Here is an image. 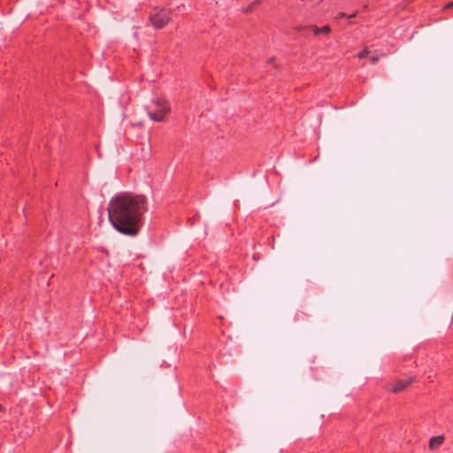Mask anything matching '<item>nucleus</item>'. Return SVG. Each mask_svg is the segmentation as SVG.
<instances>
[{
    "mask_svg": "<svg viewBox=\"0 0 453 453\" xmlns=\"http://www.w3.org/2000/svg\"><path fill=\"white\" fill-rule=\"evenodd\" d=\"M107 210L109 221L119 233L136 236L148 211V199L144 195L121 192L111 198Z\"/></svg>",
    "mask_w": 453,
    "mask_h": 453,
    "instance_id": "f257e3e1",
    "label": "nucleus"
},
{
    "mask_svg": "<svg viewBox=\"0 0 453 453\" xmlns=\"http://www.w3.org/2000/svg\"><path fill=\"white\" fill-rule=\"evenodd\" d=\"M170 111V104L165 99L156 98L151 102L150 105L147 106L149 117L150 119L157 122L164 121Z\"/></svg>",
    "mask_w": 453,
    "mask_h": 453,
    "instance_id": "f03ea898",
    "label": "nucleus"
},
{
    "mask_svg": "<svg viewBox=\"0 0 453 453\" xmlns=\"http://www.w3.org/2000/svg\"><path fill=\"white\" fill-rule=\"evenodd\" d=\"M170 9H155V12L150 15V20L156 29L165 27L171 19Z\"/></svg>",
    "mask_w": 453,
    "mask_h": 453,
    "instance_id": "7ed1b4c3",
    "label": "nucleus"
},
{
    "mask_svg": "<svg viewBox=\"0 0 453 453\" xmlns=\"http://www.w3.org/2000/svg\"><path fill=\"white\" fill-rule=\"evenodd\" d=\"M413 381H414V377H409L407 379L399 380L395 381L394 384H392L391 390L395 393L400 392V391L405 389Z\"/></svg>",
    "mask_w": 453,
    "mask_h": 453,
    "instance_id": "20e7f679",
    "label": "nucleus"
},
{
    "mask_svg": "<svg viewBox=\"0 0 453 453\" xmlns=\"http://www.w3.org/2000/svg\"><path fill=\"white\" fill-rule=\"evenodd\" d=\"M444 441V436L439 435L432 437L429 441V448L430 449H435L440 447Z\"/></svg>",
    "mask_w": 453,
    "mask_h": 453,
    "instance_id": "39448f33",
    "label": "nucleus"
},
{
    "mask_svg": "<svg viewBox=\"0 0 453 453\" xmlns=\"http://www.w3.org/2000/svg\"><path fill=\"white\" fill-rule=\"evenodd\" d=\"M320 34H329L331 32V27L329 25H325L322 27H319Z\"/></svg>",
    "mask_w": 453,
    "mask_h": 453,
    "instance_id": "423d86ee",
    "label": "nucleus"
},
{
    "mask_svg": "<svg viewBox=\"0 0 453 453\" xmlns=\"http://www.w3.org/2000/svg\"><path fill=\"white\" fill-rule=\"evenodd\" d=\"M369 54L367 48H365L362 51L357 54L358 58H364Z\"/></svg>",
    "mask_w": 453,
    "mask_h": 453,
    "instance_id": "0eeeda50",
    "label": "nucleus"
},
{
    "mask_svg": "<svg viewBox=\"0 0 453 453\" xmlns=\"http://www.w3.org/2000/svg\"><path fill=\"white\" fill-rule=\"evenodd\" d=\"M304 313L303 312H296V316H295V319L299 321V320H302L304 317Z\"/></svg>",
    "mask_w": 453,
    "mask_h": 453,
    "instance_id": "6e6552de",
    "label": "nucleus"
},
{
    "mask_svg": "<svg viewBox=\"0 0 453 453\" xmlns=\"http://www.w3.org/2000/svg\"><path fill=\"white\" fill-rule=\"evenodd\" d=\"M311 28L312 29V31L314 32V34L316 35L320 34V29H319V27L313 25V26L311 27Z\"/></svg>",
    "mask_w": 453,
    "mask_h": 453,
    "instance_id": "1a4fd4ad",
    "label": "nucleus"
},
{
    "mask_svg": "<svg viewBox=\"0 0 453 453\" xmlns=\"http://www.w3.org/2000/svg\"><path fill=\"white\" fill-rule=\"evenodd\" d=\"M347 17V14L345 12H338L337 13V19H342V18H346Z\"/></svg>",
    "mask_w": 453,
    "mask_h": 453,
    "instance_id": "9d476101",
    "label": "nucleus"
},
{
    "mask_svg": "<svg viewBox=\"0 0 453 453\" xmlns=\"http://www.w3.org/2000/svg\"><path fill=\"white\" fill-rule=\"evenodd\" d=\"M378 60H379V57L378 56H372L371 57V63L372 64H375Z\"/></svg>",
    "mask_w": 453,
    "mask_h": 453,
    "instance_id": "9b49d317",
    "label": "nucleus"
},
{
    "mask_svg": "<svg viewBox=\"0 0 453 453\" xmlns=\"http://www.w3.org/2000/svg\"><path fill=\"white\" fill-rule=\"evenodd\" d=\"M357 13H358V12H357H357H355L351 13L350 15H347V17H346V18H347V19H352V18H355V17H357Z\"/></svg>",
    "mask_w": 453,
    "mask_h": 453,
    "instance_id": "f8f14e48",
    "label": "nucleus"
},
{
    "mask_svg": "<svg viewBox=\"0 0 453 453\" xmlns=\"http://www.w3.org/2000/svg\"><path fill=\"white\" fill-rule=\"evenodd\" d=\"M453 7V1L445 5L444 9H450Z\"/></svg>",
    "mask_w": 453,
    "mask_h": 453,
    "instance_id": "ddd939ff",
    "label": "nucleus"
},
{
    "mask_svg": "<svg viewBox=\"0 0 453 453\" xmlns=\"http://www.w3.org/2000/svg\"><path fill=\"white\" fill-rule=\"evenodd\" d=\"M255 4H256V2L253 3L248 9H246V12H250L251 10L252 5Z\"/></svg>",
    "mask_w": 453,
    "mask_h": 453,
    "instance_id": "4468645a",
    "label": "nucleus"
}]
</instances>
